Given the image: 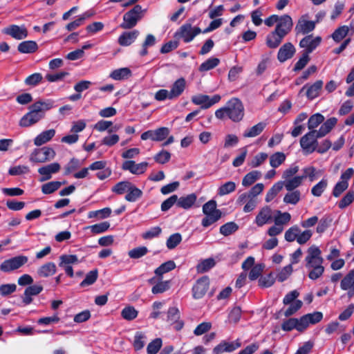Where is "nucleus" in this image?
Listing matches in <instances>:
<instances>
[{"instance_id":"f257e3e1","label":"nucleus","mask_w":354,"mask_h":354,"mask_svg":"<svg viewBox=\"0 0 354 354\" xmlns=\"http://www.w3.org/2000/svg\"><path fill=\"white\" fill-rule=\"evenodd\" d=\"M324 259L320 249L313 245L308 248L305 257V267L308 271V277L312 280L319 279L324 272Z\"/></svg>"},{"instance_id":"f03ea898","label":"nucleus","mask_w":354,"mask_h":354,"mask_svg":"<svg viewBox=\"0 0 354 354\" xmlns=\"http://www.w3.org/2000/svg\"><path fill=\"white\" fill-rule=\"evenodd\" d=\"M324 259L320 249L313 245L308 248L305 257V267L308 271V277L312 280L319 279L324 272Z\"/></svg>"},{"instance_id":"7ed1b4c3","label":"nucleus","mask_w":354,"mask_h":354,"mask_svg":"<svg viewBox=\"0 0 354 354\" xmlns=\"http://www.w3.org/2000/svg\"><path fill=\"white\" fill-rule=\"evenodd\" d=\"M51 100L37 101L29 107V111L19 120V125L21 127H29L37 123L44 118L45 112L53 107Z\"/></svg>"},{"instance_id":"20e7f679","label":"nucleus","mask_w":354,"mask_h":354,"mask_svg":"<svg viewBox=\"0 0 354 354\" xmlns=\"http://www.w3.org/2000/svg\"><path fill=\"white\" fill-rule=\"evenodd\" d=\"M215 116L220 120L228 118L234 122H240L244 116L243 104L239 99L233 97L224 106L216 111Z\"/></svg>"},{"instance_id":"39448f33","label":"nucleus","mask_w":354,"mask_h":354,"mask_svg":"<svg viewBox=\"0 0 354 354\" xmlns=\"http://www.w3.org/2000/svg\"><path fill=\"white\" fill-rule=\"evenodd\" d=\"M145 10H142L140 5H136L132 9L127 12L123 16V21L120 27L123 29H131L136 26L142 18Z\"/></svg>"},{"instance_id":"423d86ee","label":"nucleus","mask_w":354,"mask_h":354,"mask_svg":"<svg viewBox=\"0 0 354 354\" xmlns=\"http://www.w3.org/2000/svg\"><path fill=\"white\" fill-rule=\"evenodd\" d=\"M56 153L53 148L44 147L35 149L29 156V160L32 163H44L55 158Z\"/></svg>"},{"instance_id":"0eeeda50","label":"nucleus","mask_w":354,"mask_h":354,"mask_svg":"<svg viewBox=\"0 0 354 354\" xmlns=\"http://www.w3.org/2000/svg\"><path fill=\"white\" fill-rule=\"evenodd\" d=\"M317 131H310L300 139V145L306 153H311L317 148Z\"/></svg>"},{"instance_id":"6e6552de","label":"nucleus","mask_w":354,"mask_h":354,"mask_svg":"<svg viewBox=\"0 0 354 354\" xmlns=\"http://www.w3.org/2000/svg\"><path fill=\"white\" fill-rule=\"evenodd\" d=\"M28 259L26 256H17L2 262L0 269L4 272H10L23 266L28 262Z\"/></svg>"},{"instance_id":"1a4fd4ad","label":"nucleus","mask_w":354,"mask_h":354,"mask_svg":"<svg viewBox=\"0 0 354 354\" xmlns=\"http://www.w3.org/2000/svg\"><path fill=\"white\" fill-rule=\"evenodd\" d=\"M201 32L200 28L192 27L191 24L187 23L183 24L176 32V37L181 38L185 43H189Z\"/></svg>"},{"instance_id":"9d476101","label":"nucleus","mask_w":354,"mask_h":354,"mask_svg":"<svg viewBox=\"0 0 354 354\" xmlns=\"http://www.w3.org/2000/svg\"><path fill=\"white\" fill-rule=\"evenodd\" d=\"M219 95H214L209 97L207 95L198 94L192 97V102L196 105L201 106V109H207L221 100Z\"/></svg>"},{"instance_id":"9b49d317","label":"nucleus","mask_w":354,"mask_h":354,"mask_svg":"<svg viewBox=\"0 0 354 354\" xmlns=\"http://www.w3.org/2000/svg\"><path fill=\"white\" fill-rule=\"evenodd\" d=\"M169 134V129L167 127H160L155 130H149L142 133L141 139L146 140L150 139L153 141H162Z\"/></svg>"},{"instance_id":"f8f14e48","label":"nucleus","mask_w":354,"mask_h":354,"mask_svg":"<svg viewBox=\"0 0 354 354\" xmlns=\"http://www.w3.org/2000/svg\"><path fill=\"white\" fill-rule=\"evenodd\" d=\"M59 266L62 268L69 277H73L72 265L79 263L77 257L73 254H64L59 257Z\"/></svg>"},{"instance_id":"ddd939ff","label":"nucleus","mask_w":354,"mask_h":354,"mask_svg":"<svg viewBox=\"0 0 354 354\" xmlns=\"http://www.w3.org/2000/svg\"><path fill=\"white\" fill-rule=\"evenodd\" d=\"M292 26V18L288 15H283L280 16L274 30L286 37L291 31Z\"/></svg>"},{"instance_id":"4468645a","label":"nucleus","mask_w":354,"mask_h":354,"mask_svg":"<svg viewBox=\"0 0 354 354\" xmlns=\"http://www.w3.org/2000/svg\"><path fill=\"white\" fill-rule=\"evenodd\" d=\"M272 209L269 206L262 207L256 216L254 223L258 227L270 223L272 221Z\"/></svg>"},{"instance_id":"2eb2a0df","label":"nucleus","mask_w":354,"mask_h":354,"mask_svg":"<svg viewBox=\"0 0 354 354\" xmlns=\"http://www.w3.org/2000/svg\"><path fill=\"white\" fill-rule=\"evenodd\" d=\"M321 41V37H314L310 35L305 37L300 41L299 46L305 49L304 53L309 55L320 44Z\"/></svg>"},{"instance_id":"dca6fc26","label":"nucleus","mask_w":354,"mask_h":354,"mask_svg":"<svg viewBox=\"0 0 354 354\" xmlns=\"http://www.w3.org/2000/svg\"><path fill=\"white\" fill-rule=\"evenodd\" d=\"M209 285V279L207 277H203L197 280L192 288L193 297L196 299H201L207 292Z\"/></svg>"},{"instance_id":"f3484780","label":"nucleus","mask_w":354,"mask_h":354,"mask_svg":"<svg viewBox=\"0 0 354 354\" xmlns=\"http://www.w3.org/2000/svg\"><path fill=\"white\" fill-rule=\"evenodd\" d=\"M148 167V162H142L136 164L133 160H127L122 163V169L125 171H129L131 174L140 175L144 174Z\"/></svg>"},{"instance_id":"a211bd4d","label":"nucleus","mask_w":354,"mask_h":354,"mask_svg":"<svg viewBox=\"0 0 354 354\" xmlns=\"http://www.w3.org/2000/svg\"><path fill=\"white\" fill-rule=\"evenodd\" d=\"M2 32L18 40L23 39L28 36V30L24 26L10 25L5 28Z\"/></svg>"},{"instance_id":"6ab92c4d","label":"nucleus","mask_w":354,"mask_h":354,"mask_svg":"<svg viewBox=\"0 0 354 354\" xmlns=\"http://www.w3.org/2000/svg\"><path fill=\"white\" fill-rule=\"evenodd\" d=\"M61 169L58 162H53L43 166L38 169V173L41 176V182L48 180L51 178L52 174L57 173Z\"/></svg>"},{"instance_id":"aec40b11","label":"nucleus","mask_w":354,"mask_h":354,"mask_svg":"<svg viewBox=\"0 0 354 354\" xmlns=\"http://www.w3.org/2000/svg\"><path fill=\"white\" fill-rule=\"evenodd\" d=\"M241 343L239 339L234 342L222 341L213 349L214 354H220L223 352H232L241 347Z\"/></svg>"},{"instance_id":"412c9836","label":"nucleus","mask_w":354,"mask_h":354,"mask_svg":"<svg viewBox=\"0 0 354 354\" xmlns=\"http://www.w3.org/2000/svg\"><path fill=\"white\" fill-rule=\"evenodd\" d=\"M295 52L296 49L290 42L285 43L278 51L277 59L280 62L283 63L292 58Z\"/></svg>"},{"instance_id":"4be33fe9","label":"nucleus","mask_w":354,"mask_h":354,"mask_svg":"<svg viewBox=\"0 0 354 354\" xmlns=\"http://www.w3.org/2000/svg\"><path fill=\"white\" fill-rule=\"evenodd\" d=\"M315 28V23L308 21L304 17L300 18L295 26V30L297 35H306L313 31Z\"/></svg>"},{"instance_id":"5701e85b","label":"nucleus","mask_w":354,"mask_h":354,"mask_svg":"<svg viewBox=\"0 0 354 354\" xmlns=\"http://www.w3.org/2000/svg\"><path fill=\"white\" fill-rule=\"evenodd\" d=\"M284 37L283 35L273 30L266 35V44L269 48L275 49L280 46Z\"/></svg>"},{"instance_id":"b1692460","label":"nucleus","mask_w":354,"mask_h":354,"mask_svg":"<svg viewBox=\"0 0 354 354\" xmlns=\"http://www.w3.org/2000/svg\"><path fill=\"white\" fill-rule=\"evenodd\" d=\"M281 328L284 331H291L293 329H296L299 332L305 330L301 318H290L283 321L281 324Z\"/></svg>"},{"instance_id":"393cba45","label":"nucleus","mask_w":354,"mask_h":354,"mask_svg":"<svg viewBox=\"0 0 354 354\" xmlns=\"http://www.w3.org/2000/svg\"><path fill=\"white\" fill-rule=\"evenodd\" d=\"M354 33V26H342L337 28L332 35V38L335 42H339L348 35Z\"/></svg>"},{"instance_id":"a878e982","label":"nucleus","mask_w":354,"mask_h":354,"mask_svg":"<svg viewBox=\"0 0 354 354\" xmlns=\"http://www.w3.org/2000/svg\"><path fill=\"white\" fill-rule=\"evenodd\" d=\"M300 318L306 330L310 324H315L319 322L323 318V314L321 312H314L306 314Z\"/></svg>"},{"instance_id":"bb28decb","label":"nucleus","mask_w":354,"mask_h":354,"mask_svg":"<svg viewBox=\"0 0 354 354\" xmlns=\"http://www.w3.org/2000/svg\"><path fill=\"white\" fill-rule=\"evenodd\" d=\"M186 88V81L183 77L176 80L171 86L170 90L171 98L175 99L178 97L185 91Z\"/></svg>"},{"instance_id":"cd10ccee","label":"nucleus","mask_w":354,"mask_h":354,"mask_svg":"<svg viewBox=\"0 0 354 354\" xmlns=\"http://www.w3.org/2000/svg\"><path fill=\"white\" fill-rule=\"evenodd\" d=\"M180 318V312L176 307L169 308L167 311V321L170 324H175L174 328L176 330H179L183 326L182 322H178Z\"/></svg>"},{"instance_id":"c85d7f7f","label":"nucleus","mask_w":354,"mask_h":354,"mask_svg":"<svg viewBox=\"0 0 354 354\" xmlns=\"http://www.w3.org/2000/svg\"><path fill=\"white\" fill-rule=\"evenodd\" d=\"M53 129L46 130L37 135L34 139V145L39 147L49 142L55 135Z\"/></svg>"},{"instance_id":"c756f323","label":"nucleus","mask_w":354,"mask_h":354,"mask_svg":"<svg viewBox=\"0 0 354 354\" xmlns=\"http://www.w3.org/2000/svg\"><path fill=\"white\" fill-rule=\"evenodd\" d=\"M139 35V31L134 30L130 32H123L118 38V43L123 46L131 45Z\"/></svg>"},{"instance_id":"7c9ffc66","label":"nucleus","mask_w":354,"mask_h":354,"mask_svg":"<svg viewBox=\"0 0 354 354\" xmlns=\"http://www.w3.org/2000/svg\"><path fill=\"white\" fill-rule=\"evenodd\" d=\"M94 15V12L92 10H88L81 15L79 16V17L75 19V21L68 24L66 26V29L68 31H72L75 29H77L78 27L82 26L84 21L85 19H88Z\"/></svg>"},{"instance_id":"2f4dec72","label":"nucleus","mask_w":354,"mask_h":354,"mask_svg":"<svg viewBox=\"0 0 354 354\" xmlns=\"http://www.w3.org/2000/svg\"><path fill=\"white\" fill-rule=\"evenodd\" d=\"M197 196L195 194H190L185 196L178 197L177 207L185 209H190L196 203Z\"/></svg>"},{"instance_id":"473e14b6","label":"nucleus","mask_w":354,"mask_h":354,"mask_svg":"<svg viewBox=\"0 0 354 354\" xmlns=\"http://www.w3.org/2000/svg\"><path fill=\"white\" fill-rule=\"evenodd\" d=\"M267 124L265 122H260L257 124L252 126V127L246 129L243 133V136L244 138H254L259 135H260L264 129L266 128Z\"/></svg>"},{"instance_id":"72a5a7b5","label":"nucleus","mask_w":354,"mask_h":354,"mask_svg":"<svg viewBox=\"0 0 354 354\" xmlns=\"http://www.w3.org/2000/svg\"><path fill=\"white\" fill-rule=\"evenodd\" d=\"M291 220V215L288 212H282L280 210H276L273 216L272 221L274 224L282 226L286 225Z\"/></svg>"},{"instance_id":"f704fd0d","label":"nucleus","mask_w":354,"mask_h":354,"mask_svg":"<svg viewBox=\"0 0 354 354\" xmlns=\"http://www.w3.org/2000/svg\"><path fill=\"white\" fill-rule=\"evenodd\" d=\"M57 271V267L53 262L46 263L37 270V274L40 277H48L53 275Z\"/></svg>"},{"instance_id":"c9c22d12","label":"nucleus","mask_w":354,"mask_h":354,"mask_svg":"<svg viewBox=\"0 0 354 354\" xmlns=\"http://www.w3.org/2000/svg\"><path fill=\"white\" fill-rule=\"evenodd\" d=\"M337 120L335 118H330L324 122L319 129L317 131V137L322 138L329 133L335 126Z\"/></svg>"},{"instance_id":"e433bc0d","label":"nucleus","mask_w":354,"mask_h":354,"mask_svg":"<svg viewBox=\"0 0 354 354\" xmlns=\"http://www.w3.org/2000/svg\"><path fill=\"white\" fill-rule=\"evenodd\" d=\"M203 212L205 216H217L221 217V212L216 209V203L214 200H210L203 206Z\"/></svg>"},{"instance_id":"4c0bfd02","label":"nucleus","mask_w":354,"mask_h":354,"mask_svg":"<svg viewBox=\"0 0 354 354\" xmlns=\"http://www.w3.org/2000/svg\"><path fill=\"white\" fill-rule=\"evenodd\" d=\"M304 177L301 176H296L294 178L288 179L286 180L281 181L286 190L288 192L295 191V189L299 187L303 183Z\"/></svg>"},{"instance_id":"58836bf2","label":"nucleus","mask_w":354,"mask_h":354,"mask_svg":"<svg viewBox=\"0 0 354 354\" xmlns=\"http://www.w3.org/2000/svg\"><path fill=\"white\" fill-rule=\"evenodd\" d=\"M131 76V71L127 67L115 69L109 75V77L114 80H124L128 79Z\"/></svg>"},{"instance_id":"ea45409f","label":"nucleus","mask_w":354,"mask_h":354,"mask_svg":"<svg viewBox=\"0 0 354 354\" xmlns=\"http://www.w3.org/2000/svg\"><path fill=\"white\" fill-rule=\"evenodd\" d=\"M38 48L37 44L34 41H25L18 45L17 49L21 53H32Z\"/></svg>"},{"instance_id":"a19ab883","label":"nucleus","mask_w":354,"mask_h":354,"mask_svg":"<svg viewBox=\"0 0 354 354\" xmlns=\"http://www.w3.org/2000/svg\"><path fill=\"white\" fill-rule=\"evenodd\" d=\"M261 177V172L257 170H254L247 174L242 180V185L244 187H249L252 185L256 180Z\"/></svg>"},{"instance_id":"79ce46f5","label":"nucleus","mask_w":354,"mask_h":354,"mask_svg":"<svg viewBox=\"0 0 354 354\" xmlns=\"http://www.w3.org/2000/svg\"><path fill=\"white\" fill-rule=\"evenodd\" d=\"M147 342V336L142 332H136L133 342V346L136 351L142 349Z\"/></svg>"},{"instance_id":"37998d69","label":"nucleus","mask_w":354,"mask_h":354,"mask_svg":"<svg viewBox=\"0 0 354 354\" xmlns=\"http://www.w3.org/2000/svg\"><path fill=\"white\" fill-rule=\"evenodd\" d=\"M341 288L354 291V270H351L342 280Z\"/></svg>"},{"instance_id":"c03bdc74","label":"nucleus","mask_w":354,"mask_h":354,"mask_svg":"<svg viewBox=\"0 0 354 354\" xmlns=\"http://www.w3.org/2000/svg\"><path fill=\"white\" fill-rule=\"evenodd\" d=\"M142 196V190L136 187L133 184H131V188L127 191V194L125 196V199L129 202H135L141 198Z\"/></svg>"},{"instance_id":"a18cd8bd","label":"nucleus","mask_w":354,"mask_h":354,"mask_svg":"<svg viewBox=\"0 0 354 354\" xmlns=\"http://www.w3.org/2000/svg\"><path fill=\"white\" fill-rule=\"evenodd\" d=\"M286 159V156L283 152H276L270 157V165L272 168H277L282 165Z\"/></svg>"},{"instance_id":"49530a36","label":"nucleus","mask_w":354,"mask_h":354,"mask_svg":"<svg viewBox=\"0 0 354 354\" xmlns=\"http://www.w3.org/2000/svg\"><path fill=\"white\" fill-rule=\"evenodd\" d=\"M66 184V181H51L42 185L41 191L45 194H50L57 190L62 185Z\"/></svg>"},{"instance_id":"de8ad7c7","label":"nucleus","mask_w":354,"mask_h":354,"mask_svg":"<svg viewBox=\"0 0 354 354\" xmlns=\"http://www.w3.org/2000/svg\"><path fill=\"white\" fill-rule=\"evenodd\" d=\"M328 183L326 178L322 179L318 183L312 187L311 194L316 197L321 196L328 187Z\"/></svg>"},{"instance_id":"09e8293b","label":"nucleus","mask_w":354,"mask_h":354,"mask_svg":"<svg viewBox=\"0 0 354 354\" xmlns=\"http://www.w3.org/2000/svg\"><path fill=\"white\" fill-rule=\"evenodd\" d=\"M301 198V192L299 190L290 191L283 197V202L286 204L296 205Z\"/></svg>"},{"instance_id":"8fccbe9b","label":"nucleus","mask_w":354,"mask_h":354,"mask_svg":"<svg viewBox=\"0 0 354 354\" xmlns=\"http://www.w3.org/2000/svg\"><path fill=\"white\" fill-rule=\"evenodd\" d=\"M324 120V117L320 113H315L310 117L308 121V128L310 131H315L320 124Z\"/></svg>"},{"instance_id":"3c124183","label":"nucleus","mask_w":354,"mask_h":354,"mask_svg":"<svg viewBox=\"0 0 354 354\" xmlns=\"http://www.w3.org/2000/svg\"><path fill=\"white\" fill-rule=\"evenodd\" d=\"M322 86L323 82L322 80L315 82L308 88L306 91L307 97L310 99H314L317 97Z\"/></svg>"},{"instance_id":"603ef678","label":"nucleus","mask_w":354,"mask_h":354,"mask_svg":"<svg viewBox=\"0 0 354 354\" xmlns=\"http://www.w3.org/2000/svg\"><path fill=\"white\" fill-rule=\"evenodd\" d=\"M176 268V263L174 261H167V262L161 264L157 268L154 272L157 276H162L165 273H167Z\"/></svg>"},{"instance_id":"864d4df0","label":"nucleus","mask_w":354,"mask_h":354,"mask_svg":"<svg viewBox=\"0 0 354 354\" xmlns=\"http://www.w3.org/2000/svg\"><path fill=\"white\" fill-rule=\"evenodd\" d=\"M300 233V229L297 225H293L288 229L284 234V239L288 242L297 241L298 235Z\"/></svg>"},{"instance_id":"5fc2aeb1","label":"nucleus","mask_w":354,"mask_h":354,"mask_svg":"<svg viewBox=\"0 0 354 354\" xmlns=\"http://www.w3.org/2000/svg\"><path fill=\"white\" fill-rule=\"evenodd\" d=\"M220 60L216 57H210L202 63L199 67L201 72L209 71L218 65Z\"/></svg>"},{"instance_id":"6e6d98bb","label":"nucleus","mask_w":354,"mask_h":354,"mask_svg":"<svg viewBox=\"0 0 354 354\" xmlns=\"http://www.w3.org/2000/svg\"><path fill=\"white\" fill-rule=\"evenodd\" d=\"M283 184L281 181L276 183L267 192L266 196V201L267 203L271 201L277 195V194L282 189Z\"/></svg>"},{"instance_id":"4d7b16f0","label":"nucleus","mask_w":354,"mask_h":354,"mask_svg":"<svg viewBox=\"0 0 354 354\" xmlns=\"http://www.w3.org/2000/svg\"><path fill=\"white\" fill-rule=\"evenodd\" d=\"M215 266V261L212 258L206 259L198 264L196 270L198 272H205Z\"/></svg>"},{"instance_id":"13d9d810","label":"nucleus","mask_w":354,"mask_h":354,"mask_svg":"<svg viewBox=\"0 0 354 354\" xmlns=\"http://www.w3.org/2000/svg\"><path fill=\"white\" fill-rule=\"evenodd\" d=\"M97 277H98L97 270H91L86 274L85 279L80 283V286L81 287H86V286H88L90 285H92L93 283H94L96 281Z\"/></svg>"},{"instance_id":"bf43d9fd","label":"nucleus","mask_w":354,"mask_h":354,"mask_svg":"<svg viewBox=\"0 0 354 354\" xmlns=\"http://www.w3.org/2000/svg\"><path fill=\"white\" fill-rule=\"evenodd\" d=\"M148 249L145 246L135 248L129 251L128 255L130 258L137 259L144 257L148 252Z\"/></svg>"},{"instance_id":"052dcab7","label":"nucleus","mask_w":354,"mask_h":354,"mask_svg":"<svg viewBox=\"0 0 354 354\" xmlns=\"http://www.w3.org/2000/svg\"><path fill=\"white\" fill-rule=\"evenodd\" d=\"M110 227V223L108 221H104L97 224H95L91 226L87 227L88 229H90L93 234H101Z\"/></svg>"},{"instance_id":"680f3d73","label":"nucleus","mask_w":354,"mask_h":354,"mask_svg":"<svg viewBox=\"0 0 354 354\" xmlns=\"http://www.w3.org/2000/svg\"><path fill=\"white\" fill-rule=\"evenodd\" d=\"M131 183L129 181H122L118 183L114 187L112 188V192H115L117 194H123L127 192L131 188Z\"/></svg>"},{"instance_id":"e2e57ef3","label":"nucleus","mask_w":354,"mask_h":354,"mask_svg":"<svg viewBox=\"0 0 354 354\" xmlns=\"http://www.w3.org/2000/svg\"><path fill=\"white\" fill-rule=\"evenodd\" d=\"M138 312L133 306H127L122 309L121 312L122 317L128 321H131L136 318Z\"/></svg>"},{"instance_id":"0e129e2a","label":"nucleus","mask_w":354,"mask_h":354,"mask_svg":"<svg viewBox=\"0 0 354 354\" xmlns=\"http://www.w3.org/2000/svg\"><path fill=\"white\" fill-rule=\"evenodd\" d=\"M268 155L266 153L261 152L257 154L249 162V166L252 168L259 167L268 158Z\"/></svg>"},{"instance_id":"69168bd1","label":"nucleus","mask_w":354,"mask_h":354,"mask_svg":"<svg viewBox=\"0 0 354 354\" xmlns=\"http://www.w3.org/2000/svg\"><path fill=\"white\" fill-rule=\"evenodd\" d=\"M292 270L293 269L291 264H289L283 267L277 273V279L280 282L286 281L290 276V274L292 272Z\"/></svg>"},{"instance_id":"338daca9","label":"nucleus","mask_w":354,"mask_h":354,"mask_svg":"<svg viewBox=\"0 0 354 354\" xmlns=\"http://www.w3.org/2000/svg\"><path fill=\"white\" fill-rule=\"evenodd\" d=\"M354 201V191L350 190L338 203V207L340 209H344L350 205Z\"/></svg>"},{"instance_id":"774afa93","label":"nucleus","mask_w":354,"mask_h":354,"mask_svg":"<svg viewBox=\"0 0 354 354\" xmlns=\"http://www.w3.org/2000/svg\"><path fill=\"white\" fill-rule=\"evenodd\" d=\"M162 342L160 338H156L151 342L147 347V354H157L162 346Z\"/></svg>"}]
</instances>
